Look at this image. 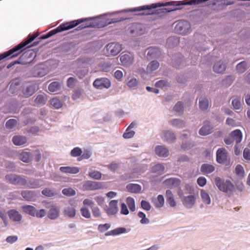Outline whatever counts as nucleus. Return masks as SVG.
Masks as SVG:
<instances>
[{"label":"nucleus","mask_w":250,"mask_h":250,"mask_svg":"<svg viewBox=\"0 0 250 250\" xmlns=\"http://www.w3.org/2000/svg\"><path fill=\"white\" fill-rule=\"evenodd\" d=\"M152 202L157 208H162L165 202L164 196L162 195H159L157 198L153 199Z\"/></svg>","instance_id":"nucleus-33"},{"label":"nucleus","mask_w":250,"mask_h":250,"mask_svg":"<svg viewBox=\"0 0 250 250\" xmlns=\"http://www.w3.org/2000/svg\"><path fill=\"white\" fill-rule=\"evenodd\" d=\"M159 63L156 61L151 62L147 65V70L148 71H153L156 70L159 67Z\"/></svg>","instance_id":"nucleus-42"},{"label":"nucleus","mask_w":250,"mask_h":250,"mask_svg":"<svg viewBox=\"0 0 250 250\" xmlns=\"http://www.w3.org/2000/svg\"><path fill=\"white\" fill-rule=\"evenodd\" d=\"M12 142L15 145L21 146L26 143L27 139L25 136L16 135L13 137Z\"/></svg>","instance_id":"nucleus-23"},{"label":"nucleus","mask_w":250,"mask_h":250,"mask_svg":"<svg viewBox=\"0 0 250 250\" xmlns=\"http://www.w3.org/2000/svg\"><path fill=\"white\" fill-rule=\"evenodd\" d=\"M162 138L168 142H173L176 139L174 134L168 130L163 132Z\"/></svg>","instance_id":"nucleus-24"},{"label":"nucleus","mask_w":250,"mask_h":250,"mask_svg":"<svg viewBox=\"0 0 250 250\" xmlns=\"http://www.w3.org/2000/svg\"><path fill=\"white\" fill-rule=\"evenodd\" d=\"M215 183L219 189L228 194L229 196L231 195L235 189L234 185L229 181H224L219 177L215 178Z\"/></svg>","instance_id":"nucleus-3"},{"label":"nucleus","mask_w":250,"mask_h":250,"mask_svg":"<svg viewBox=\"0 0 250 250\" xmlns=\"http://www.w3.org/2000/svg\"><path fill=\"white\" fill-rule=\"evenodd\" d=\"M247 69V63L245 61L241 62L236 65V70L239 73H243Z\"/></svg>","instance_id":"nucleus-41"},{"label":"nucleus","mask_w":250,"mask_h":250,"mask_svg":"<svg viewBox=\"0 0 250 250\" xmlns=\"http://www.w3.org/2000/svg\"><path fill=\"white\" fill-rule=\"evenodd\" d=\"M110 225L109 224H100L98 226V229L101 232H103L109 229Z\"/></svg>","instance_id":"nucleus-62"},{"label":"nucleus","mask_w":250,"mask_h":250,"mask_svg":"<svg viewBox=\"0 0 250 250\" xmlns=\"http://www.w3.org/2000/svg\"><path fill=\"white\" fill-rule=\"evenodd\" d=\"M141 205L142 208L145 210L148 211L151 209L150 203L146 200H142L141 202Z\"/></svg>","instance_id":"nucleus-63"},{"label":"nucleus","mask_w":250,"mask_h":250,"mask_svg":"<svg viewBox=\"0 0 250 250\" xmlns=\"http://www.w3.org/2000/svg\"><path fill=\"white\" fill-rule=\"evenodd\" d=\"M147 51V57L149 60L159 58L161 55V51L157 48L150 47Z\"/></svg>","instance_id":"nucleus-12"},{"label":"nucleus","mask_w":250,"mask_h":250,"mask_svg":"<svg viewBox=\"0 0 250 250\" xmlns=\"http://www.w3.org/2000/svg\"><path fill=\"white\" fill-rule=\"evenodd\" d=\"M166 197L167 201L170 207H174L176 205V203L174 200L173 194L171 190L167 189L166 192Z\"/></svg>","instance_id":"nucleus-27"},{"label":"nucleus","mask_w":250,"mask_h":250,"mask_svg":"<svg viewBox=\"0 0 250 250\" xmlns=\"http://www.w3.org/2000/svg\"><path fill=\"white\" fill-rule=\"evenodd\" d=\"M134 134L135 132L134 131L131 130L129 128H127L123 136L125 139H129L133 137Z\"/></svg>","instance_id":"nucleus-58"},{"label":"nucleus","mask_w":250,"mask_h":250,"mask_svg":"<svg viewBox=\"0 0 250 250\" xmlns=\"http://www.w3.org/2000/svg\"><path fill=\"white\" fill-rule=\"evenodd\" d=\"M120 61L123 65H128L131 64L133 62V57L130 54H123L120 56Z\"/></svg>","instance_id":"nucleus-15"},{"label":"nucleus","mask_w":250,"mask_h":250,"mask_svg":"<svg viewBox=\"0 0 250 250\" xmlns=\"http://www.w3.org/2000/svg\"><path fill=\"white\" fill-rule=\"evenodd\" d=\"M141 25L140 24H133L130 27V33L131 34L138 36L142 34Z\"/></svg>","instance_id":"nucleus-28"},{"label":"nucleus","mask_w":250,"mask_h":250,"mask_svg":"<svg viewBox=\"0 0 250 250\" xmlns=\"http://www.w3.org/2000/svg\"><path fill=\"white\" fill-rule=\"evenodd\" d=\"M23 211L32 216H35L36 209L35 207L30 205L24 206L22 207Z\"/></svg>","instance_id":"nucleus-37"},{"label":"nucleus","mask_w":250,"mask_h":250,"mask_svg":"<svg viewBox=\"0 0 250 250\" xmlns=\"http://www.w3.org/2000/svg\"><path fill=\"white\" fill-rule=\"evenodd\" d=\"M92 18H82L71 21L70 22H66L65 23H62L56 28L49 31L48 33L45 35H42L40 39H46L52 36L63 31L68 30L72 29L78 25L81 24L79 26L76 30L77 31L81 30L87 27H104L108 24L116 23L121 21H123L126 19V18L118 17L117 18H113L111 19H107L105 22H103L102 21L89 22L90 21L92 20Z\"/></svg>","instance_id":"nucleus-1"},{"label":"nucleus","mask_w":250,"mask_h":250,"mask_svg":"<svg viewBox=\"0 0 250 250\" xmlns=\"http://www.w3.org/2000/svg\"><path fill=\"white\" fill-rule=\"evenodd\" d=\"M9 218L14 222H19L21 219V216L18 211L15 209H11L8 211Z\"/></svg>","instance_id":"nucleus-21"},{"label":"nucleus","mask_w":250,"mask_h":250,"mask_svg":"<svg viewBox=\"0 0 250 250\" xmlns=\"http://www.w3.org/2000/svg\"><path fill=\"white\" fill-rule=\"evenodd\" d=\"M126 202L130 210L134 211L136 209L134 199L131 197H128L126 198Z\"/></svg>","instance_id":"nucleus-44"},{"label":"nucleus","mask_w":250,"mask_h":250,"mask_svg":"<svg viewBox=\"0 0 250 250\" xmlns=\"http://www.w3.org/2000/svg\"><path fill=\"white\" fill-rule=\"evenodd\" d=\"M183 204L185 207L190 208L193 207L195 203V197L194 195H190L183 197Z\"/></svg>","instance_id":"nucleus-10"},{"label":"nucleus","mask_w":250,"mask_h":250,"mask_svg":"<svg viewBox=\"0 0 250 250\" xmlns=\"http://www.w3.org/2000/svg\"><path fill=\"white\" fill-rule=\"evenodd\" d=\"M164 169L165 167L163 165L158 164L152 167L151 171L153 173L161 174L164 171Z\"/></svg>","instance_id":"nucleus-39"},{"label":"nucleus","mask_w":250,"mask_h":250,"mask_svg":"<svg viewBox=\"0 0 250 250\" xmlns=\"http://www.w3.org/2000/svg\"><path fill=\"white\" fill-rule=\"evenodd\" d=\"M60 214V209L56 206H52L47 213L49 218L52 220L57 218Z\"/></svg>","instance_id":"nucleus-16"},{"label":"nucleus","mask_w":250,"mask_h":250,"mask_svg":"<svg viewBox=\"0 0 250 250\" xmlns=\"http://www.w3.org/2000/svg\"><path fill=\"white\" fill-rule=\"evenodd\" d=\"M60 89V84L58 82L51 83L48 86V89L51 92L58 91Z\"/></svg>","instance_id":"nucleus-46"},{"label":"nucleus","mask_w":250,"mask_h":250,"mask_svg":"<svg viewBox=\"0 0 250 250\" xmlns=\"http://www.w3.org/2000/svg\"><path fill=\"white\" fill-rule=\"evenodd\" d=\"M215 170V167L213 166L205 164L202 165L201 167V171L204 174H209Z\"/></svg>","instance_id":"nucleus-34"},{"label":"nucleus","mask_w":250,"mask_h":250,"mask_svg":"<svg viewBox=\"0 0 250 250\" xmlns=\"http://www.w3.org/2000/svg\"><path fill=\"white\" fill-rule=\"evenodd\" d=\"M118 201L117 200H112L109 204V207L106 209V212L108 215H114L118 211L117 207Z\"/></svg>","instance_id":"nucleus-14"},{"label":"nucleus","mask_w":250,"mask_h":250,"mask_svg":"<svg viewBox=\"0 0 250 250\" xmlns=\"http://www.w3.org/2000/svg\"><path fill=\"white\" fill-rule=\"evenodd\" d=\"M41 184L39 180H34L29 182L28 187L31 188H36L40 187Z\"/></svg>","instance_id":"nucleus-52"},{"label":"nucleus","mask_w":250,"mask_h":250,"mask_svg":"<svg viewBox=\"0 0 250 250\" xmlns=\"http://www.w3.org/2000/svg\"><path fill=\"white\" fill-rule=\"evenodd\" d=\"M80 212L82 215L87 219L91 217V213L89 210L86 207H83L80 209Z\"/></svg>","instance_id":"nucleus-49"},{"label":"nucleus","mask_w":250,"mask_h":250,"mask_svg":"<svg viewBox=\"0 0 250 250\" xmlns=\"http://www.w3.org/2000/svg\"><path fill=\"white\" fill-rule=\"evenodd\" d=\"M171 125L178 127H182L185 125V123L178 119H173L170 121Z\"/></svg>","instance_id":"nucleus-56"},{"label":"nucleus","mask_w":250,"mask_h":250,"mask_svg":"<svg viewBox=\"0 0 250 250\" xmlns=\"http://www.w3.org/2000/svg\"><path fill=\"white\" fill-rule=\"evenodd\" d=\"M155 86L162 88H167L169 86V83L166 81L160 80L156 83Z\"/></svg>","instance_id":"nucleus-55"},{"label":"nucleus","mask_w":250,"mask_h":250,"mask_svg":"<svg viewBox=\"0 0 250 250\" xmlns=\"http://www.w3.org/2000/svg\"><path fill=\"white\" fill-rule=\"evenodd\" d=\"M87 73L88 70L85 68H83L78 70L76 73V74L80 79H82L87 74Z\"/></svg>","instance_id":"nucleus-53"},{"label":"nucleus","mask_w":250,"mask_h":250,"mask_svg":"<svg viewBox=\"0 0 250 250\" xmlns=\"http://www.w3.org/2000/svg\"><path fill=\"white\" fill-rule=\"evenodd\" d=\"M37 36L38 35L35 34L29 35L27 39L24 42H21L13 48L0 54V61L8 57L9 59L17 57L22 52L23 48L32 42Z\"/></svg>","instance_id":"nucleus-2"},{"label":"nucleus","mask_w":250,"mask_h":250,"mask_svg":"<svg viewBox=\"0 0 250 250\" xmlns=\"http://www.w3.org/2000/svg\"><path fill=\"white\" fill-rule=\"evenodd\" d=\"M235 172L237 176L243 178L245 175V171L243 167L240 165L236 166Z\"/></svg>","instance_id":"nucleus-51"},{"label":"nucleus","mask_w":250,"mask_h":250,"mask_svg":"<svg viewBox=\"0 0 250 250\" xmlns=\"http://www.w3.org/2000/svg\"><path fill=\"white\" fill-rule=\"evenodd\" d=\"M201 196L204 203L207 205L210 204V198L208 194L203 189L201 190Z\"/></svg>","instance_id":"nucleus-43"},{"label":"nucleus","mask_w":250,"mask_h":250,"mask_svg":"<svg viewBox=\"0 0 250 250\" xmlns=\"http://www.w3.org/2000/svg\"><path fill=\"white\" fill-rule=\"evenodd\" d=\"M126 84L130 88H134L138 85V81L133 77H128L126 81Z\"/></svg>","instance_id":"nucleus-38"},{"label":"nucleus","mask_w":250,"mask_h":250,"mask_svg":"<svg viewBox=\"0 0 250 250\" xmlns=\"http://www.w3.org/2000/svg\"><path fill=\"white\" fill-rule=\"evenodd\" d=\"M5 179L8 182L14 185L24 186L27 184V181L25 179L16 175H6L5 176Z\"/></svg>","instance_id":"nucleus-5"},{"label":"nucleus","mask_w":250,"mask_h":250,"mask_svg":"<svg viewBox=\"0 0 250 250\" xmlns=\"http://www.w3.org/2000/svg\"><path fill=\"white\" fill-rule=\"evenodd\" d=\"M230 137L236 142V144H239L242 141V133L240 130L235 129L230 133Z\"/></svg>","instance_id":"nucleus-20"},{"label":"nucleus","mask_w":250,"mask_h":250,"mask_svg":"<svg viewBox=\"0 0 250 250\" xmlns=\"http://www.w3.org/2000/svg\"><path fill=\"white\" fill-rule=\"evenodd\" d=\"M47 101L46 95L42 93L38 95L34 100L35 105H44Z\"/></svg>","instance_id":"nucleus-26"},{"label":"nucleus","mask_w":250,"mask_h":250,"mask_svg":"<svg viewBox=\"0 0 250 250\" xmlns=\"http://www.w3.org/2000/svg\"><path fill=\"white\" fill-rule=\"evenodd\" d=\"M209 123L207 122L206 125H205L199 130V134L201 135L206 136L211 132L212 128L209 125Z\"/></svg>","instance_id":"nucleus-31"},{"label":"nucleus","mask_w":250,"mask_h":250,"mask_svg":"<svg viewBox=\"0 0 250 250\" xmlns=\"http://www.w3.org/2000/svg\"><path fill=\"white\" fill-rule=\"evenodd\" d=\"M63 215L70 218H74L76 214V210L74 207L68 206L64 208L63 211Z\"/></svg>","instance_id":"nucleus-17"},{"label":"nucleus","mask_w":250,"mask_h":250,"mask_svg":"<svg viewBox=\"0 0 250 250\" xmlns=\"http://www.w3.org/2000/svg\"><path fill=\"white\" fill-rule=\"evenodd\" d=\"M42 193L43 195L47 197H52L56 194L53 191L48 188H46L42 190Z\"/></svg>","instance_id":"nucleus-59"},{"label":"nucleus","mask_w":250,"mask_h":250,"mask_svg":"<svg viewBox=\"0 0 250 250\" xmlns=\"http://www.w3.org/2000/svg\"><path fill=\"white\" fill-rule=\"evenodd\" d=\"M17 125V121L15 119H10L8 120L5 124L7 128L12 129Z\"/></svg>","instance_id":"nucleus-54"},{"label":"nucleus","mask_w":250,"mask_h":250,"mask_svg":"<svg viewBox=\"0 0 250 250\" xmlns=\"http://www.w3.org/2000/svg\"><path fill=\"white\" fill-rule=\"evenodd\" d=\"M36 87L34 85H30L23 89V96L26 98L32 96L35 92Z\"/></svg>","instance_id":"nucleus-30"},{"label":"nucleus","mask_w":250,"mask_h":250,"mask_svg":"<svg viewBox=\"0 0 250 250\" xmlns=\"http://www.w3.org/2000/svg\"><path fill=\"white\" fill-rule=\"evenodd\" d=\"M101 187L102 185L100 183L90 181L85 182L83 185L84 189L88 190L98 189L101 188Z\"/></svg>","instance_id":"nucleus-11"},{"label":"nucleus","mask_w":250,"mask_h":250,"mask_svg":"<svg viewBox=\"0 0 250 250\" xmlns=\"http://www.w3.org/2000/svg\"><path fill=\"white\" fill-rule=\"evenodd\" d=\"M228 153L224 148H219L216 152V160L218 163L227 165Z\"/></svg>","instance_id":"nucleus-8"},{"label":"nucleus","mask_w":250,"mask_h":250,"mask_svg":"<svg viewBox=\"0 0 250 250\" xmlns=\"http://www.w3.org/2000/svg\"><path fill=\"white\" fill-rule=\"evenodd\" d=\"M91 210L93 215L95 217H100L101 216V212L100 209L97 207H93L91 208Z\"/></svg>","instance_id":"nucleus-64"},{"label":"nucleus","mask_w":250,"mask_h":250,"mask_svg":"<svg viewBox=\"0 0 250 250\" xmlns=\"http://www.w3.org/2000/svg\"><path fill=\"white\" fill-rule=\"evenodd\" d=\"M189 25L187 21H182L178 22L175 28L176 31L180 34H185L187 32L186 29V27H187V29Z\"/></svg>","instance_id":"nucleus-13"},{"label":"nucleus","mask_w":250,"mask_h":250,"mask_svg":"<svg viewBox=\"0 0 250 250\" xmlns=\"http://www.w3.org/2000/svg\"><path fill=\"white\" fill-rule=\"evenodd\" d=\"M232 105L233 109L238 110L241 108V98L237 96H234L232 98Z\"/></svg>","instance_id":"nucleus-36"},{"label":"nucleus","mask_w":250,"mask_h":250,"mask_svg":"<svg viewBox=\"0 0 250 250\" xmlns=\"http://www.w3.org/2000/svg\"><path fill=\"white\" fill-rule=\"evenodd\" d=\"M110 85V82L107 78L97 79L93 82V86L99 89L108 88Z\"/></svg>","instance_id":"nucleus-6"},{"label":"nucleus","mask_w":250,"mask_h":250,"mask_svg":"<svg viewBox=\"0 0 250 250\" xmlns=\"http://www.w3.org/2000/svg\"><path fill=\"white\" fill-rule=\"evenodd\" d=\"M89 176L93 179L99 180L102 177V173L98 171L95 170L89 172Z\"/></svg>","instance_id":"nucleus-57"},{"label":"nucleus","mask_w":250,"mask_h":250,"mask_svg":"<svg viewBox=\"0 0 250 250\" xmlns=\"http://www.w3.org/2000/svg\"><path fill=\"white\" fill-rule=\"evenodd\" d=\"M35 56L34 52L29 51L25 52L22 54L18 60L11 62L8 64L7 66V68L9 69L16 64H24L30 62L33 60V58Z\"/></svg>","instance_id":"nucleus-4"},{"label":"nucleus","mask_w":250,"mask_h":250,"mask_svg":"<svg viewBox=\"0 0 250 250\" xmlns=\"http://www.w3.org/2000/svg\"><path fill=\"white\" fill-rule=\"evenodd\" d=\"M62 193L63 195L67 196H72L76 194V191L72 188H64L62 190Z\"/></svg>","instance_id":"nucleus-50"},{"label":"nucleus","mask_w":250,"mask_h":250,"mask_svg":"<svg viewBox=\"0 0 250 250\" xmlns=\"http://www.w3.org/2000/svg\"><path fill=\"white\" fill-rule=\"evenodd\" d=\"M155 151L156 154L160 157H166L169 154L168 149L161 146H157L155 147Z\"/></svg>","instance_id":"nucleus-22"},{"label":"nucleus","mask_w":250,"mask_h":250,"mask_svg":"<svg viewBox=\"0 0 250 250\" xmlns=\"http://www.w3.org/2000/svg\"><path fill=\"white\" fill-rule=\"evenodd\" d=\"M91 156V153L90 151L86 150L84 151L83 154L81 155V156L78 158V161H81L83 159H87Z\"/></svg>","instance_id":"nucleus-60"},{"label":"nucleus","mask_w":250,"mask_h":250,"mask_svg":"<svg viewBox=\"0 0 250 250\" xmlns=\"http://www.w3.org/2000/svg\"><path fill=\"white\" fill-rule=\"evenodd\" d=\"M184 106L181 102H178L174 106V110L177 113H181L183 111Z\"/></svg>","instance_id":"nucleus-61"},{"label":"nucleus","mask_w":250,"mask_h":250,"mask_svg":"<svg viewBox=\"0 0 250 250\" xmlns=\"http://www.w3.org/2000/svg\"><path fill=\"white\" fill-rule=\"evenodd\" d=\"M138 216L142 219L140 220V223L142 224H146L149 223V220L148 218H146V214L142 211H139L138 213Z\"/></svg>","instance_id":"nucleus-48"},{"label":"nucleus","mask_w":250,"mask_h":250,"mask_svg":"<svg viewBox=\"0 0 250 250\" xmlns=\"http://www.w3.org/2000/svg\"><path fill=\"white\" fill-rule=\"evenodd\" d=\"M226 68V65L223 62L219 61L217 62L213 66V69L215 72L221 73L223 72Z\"/></svg>","instance_id":"nucleus-25"},{"label":"nucleus","mask_w":250,"mask_h":250,"mask_svg":"<svg viewBox=\"0 0 250 250\" xmlns=\"http://www.w3.org/2000/svg\"><path fill=\"white\" fill-rule=\"evenodd\" d=\"M82 153V149L79 147H74L70 152L71 156L73 157H81Z\"/></svg>","instance_id":"nucleus-45"},{"label":"nucleus","mask_w":250,"mask_h":250,"mask_svg":"<svg viewBox=\"0 0 250 250\" xmlns=\"http://www.w3.org/2000/svg\"><path fill=\"white\" fill-rule=\"evenodd\" d=\"M19 159L24 163H29L31 161L32 155L29 152L23 151L19 155Z\"/></svg>","instance_id":"nucleus-29"},{"label":"nucleus","mask_w":250,"mask_h":250,"mask_svg":"<svg viewBox=\"0 0 250 250\" xmlns=\"http://www.w3.org/2000/svg\"><path fill=\"white\" fill-rule=\"evenodd\" d=\"M60 170L64 173L77 174L80 172V168L76 167H61Z\"/></svg>","instance_id":"nucleus-18"},{"label":"nucleus","mask_w":250,"mask_h":250,"mask_svg":"<svg viewBox=\"0 0 250 250\" xmlns=\"http://www.w3.org/2000/svg\"><path fill=\"white\" fill-rule=\"evenodd\" d=\"M50 104L56 108H60L62 105V102L57 98H53L50 101Z\"/></svg>","instance_id":"nucleus-47"},{"label":"nucleus","mask_w":250,"mask_h":250,"mask_svg":"<svg viewBox=\"0 0 250 250\" xmlns=\"http://www.w3.org/2000/svg\"><path fill=\"white\" fill-rule=\"evenodd\" d=\"M126 188L129 192L132 193H139L141 190V187L138 184H129Z\"/></svg>","instance_id":"nucleus-32"},{"label":"nucleus","mask_w":250,"mask_h":250,"mask_svg":"<svg viewBox=\"0 0 250 250\" xmlns=\"http://www.w3.org/2000/svg\"><path fill=\"white\" fill-rule=\"evenodd\" d=\"M181 183V180L178 178H170L165 180L163 184L167 188H171L178 187Z\"/></svg>","instance_id":"nucleus-9"},{"label":"nucleus","mask_w":250,"mask_h":250,"mask_svg":"<svg viewBox=\"0 0 250 250\" xmlns=\"http://www.w3.org/2000/svg\"><path fill=\"white\" fill-rule=\"evenodd\" d=\"M126 232V229L124 228H118L114 229L109 231L105 233V236L117 235Z\"/></svg>","instance_id":"nucleus-35"},{"label":"nucleus","mask_w":250,"mask_h":250,"mask_svg":"<svg viewBox=\"0 0 250 250\" xmlns=\"http://www.w3.org/2000/svg\"><path fill=\"white\" fill-rule=\"evenodd\" d=\"M22 197L27 201H34L36 196V194L34 191L25 190L21 193Z\"/></svg>","instance_id":"nucleus-19"},{"label":"nucleus","mask_w":250,"mask_h":250,"mask_svg":"<svg viewBox=\"0 0 250 250\" xmlns=\"http://www.w3.org/2000/svg\"><path fill=\"white\" fill-rule=\"evenodd\" d=\"M106 50L111 56H116L122 50L121 45L116 42H111L106 45Z\"/></svg>","instance_id":"nucleus-7"},{"label":"nucleus","mask_w":250,"mask_h":250,"mask_svg":"<svg viewBox=\"0 0 250 250\" xmlns=\"http://www.w3.org/2000/svg\"><path fill=\"white\" fill-rule=\"evenodd\" d=\"M208 101L206 98H201L199 99V107L201 110H206L208 107Z\"/></svg>","instance_id":"nucleus-40"}]
</instances>
